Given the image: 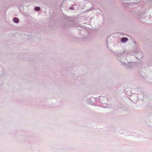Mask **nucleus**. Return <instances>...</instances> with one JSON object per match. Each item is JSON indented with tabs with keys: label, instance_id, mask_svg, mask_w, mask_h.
<instances>
[{
	"label": "nucleus",
	"instance_id": "nucleus-1",
	"mask_svg": "<svg viewBox=\"0 0 152 152\" xmlns=\"http://www.w3.org/2000/svg\"><path fill=\"white\" fill-rule=\"evenodd\" d=\"M126 53L124 52L118 53L117 54V58L122 65L125 62Z\"/></svg>",
	"mask_w": 152,
	"mask_h": 152
},
{
	"label": "nucleus",
	"instance_id": "nucleus-2",
	"mask_svg": "<svg viewBox=\"0 0 152 152\" xmlns=\"http://www.w3.org/2000/svg\"><path fill=\"white\" fill-rule=\"evenodd\" d=\"M134 56L138 59H141L143 56L142 53L138 49L134 51Z\"/></svg>",
	"mask_w": 152,
	"mask_h": 152
},
{
	"label": "nucleus",
	"instance_id": "nucleus-3",
	"mask_svg": "<svg viewBox=\"0 0 152 152\" xmlns=\"http://www.w3.org/2000/svg\"><path fill=\"white\" fill-rule=\"evenodd\" d=\"M133 63L132 62H128L127 63H126V62H124L123 63L122 65L125 66L126 68L129 69L131 68L133 66Z\"/></svg>",
	"mask_w": 152,
	"mask_h": 152
},
{
	"label": "nucleus",
	"instance_id": "nucleus-4",
	"mask_svg": "<svg viewBox=\"0 0 152 152\" xmlns=\"http://www.w3.org/2000/svg\"><path fill=\"white\" fill-rule=\"evenodd\" d=\"M128 40V39L126 37H123L121 38V41L123 43H124L126 42Z\"/></svg>",
	"mask_w": 152,
	"mask_h": 152
},
{
	"label": "nucleus",
	"instance_id": "nucleus-5",
	"mask_svg": "<svg viewBox=\"0 0 152 152\" xmlns=\"http://www.w3.org/2000/svg\"><path fill=\"white\" fill-rule=\"evenodd\" d=\"M13 20V21L15 23H18L19 22V19L17 18H14Z\"/></svg>",
	"mask_w": 152,
	"mask_h": 152
},
{
	"label": "nucleus",
	"instance_id": "nucleus-6",
	"mask_svg": "<svg viewBox=\"0 0 152 152\" xmlns=\"http://www.w3.org/2000/svg\"><path fill=\"white\" fill-rule=\"evenodd\" d=\"M137 91L140 92L141 93H142L143 92V90L140 88H137Z\"/></svg>",
	"mask_w": 152,
	"mask_h": 152
},
{
	"label": "nucleus",
	"instance_id": "nucleus-7",
	"mask_svg": "<svg viewBox=\"0 0 152 152\" xmlns=\"http://www.w3.org/2000/svg\"><path fill=\"white\" fill-rule=\"evenodd\" d=\"M34 9L35 10L38 11L40 10V8L39 7H36L34 8Z\"/></svg>",
	"mask_w": 152,
	"mask_h": 152
},
{
	"label": "nucleus",
	"instance_id": "nucleus-8",
	"mask_svg": "<svg viewBox=\"0 0 152 152\" xmlns=\"http://www.w3.org/2000/svg\"><path fill=\"white\" fill-rule=\"evenodd\" d=\"M136 11V9H134L132 11V13H131L132 14H133L134 13H137Z\"/></svg>",
	"mask_w": 152,
	"mask_h": 152
},
{
	"label": "nucleus",
	"instance_id": "nucleus-9",
	"mask_svg": "<svg viewBox=\"0 0 152 152\" xmlns=\"http://www.w3.org/2000/svg\"><path fill=\"white\" fill-rule=\"evenodd\" d=\"M70 9H72V10H74V8L73 7H70L69 8Z\"/></svg>",
	"mask_w": 152,
	"mask_h": 152
},
{
	"label": "nucleus",
	"instance_id": "nucleus-10",
	"mask_svg": "<svg viewBox=\"0 0 152 152\" xmlns=\"http://www.w3.org/2000/svg\"><path fill=\"white\" fill-rule=\"evenodd\" d=\"M132 3V2L131 3V4ZM130 4L129 3V2H128V3H126V4L129 6L130 5Z\"/></svg>",
	"mask_w": 152,
	"mask_h": 152
},
{
	"label": "nucleus",
	"instance_id": "nucleus-11",
	"mask_svg": "<svg viewBox=\"0 0 152 152\" xmlns=\"http://www.w3.org/2000/svg\"><path fill=\"white\" fill-rule=\"evenodd\" d=\"M83 31V30H81L80 31L81 32H82Z\"/></svg>",
	"mask_w": 152,
	"mask_h": 152
},
{
	"label": "nucleus",
	"instance_id": "nucleus-12",
	"mask_svg": "<svg viewBox=\"0 0 152 152\" xmlns=\"http://www.w3.org/2000/svg\"><path fill=\"white\" fill-rule=\"evenodd\" d=\"M105 99H107V98L106 97H105Z\"/></svg>",
	"mask_w": 152,
	"mask_h": 152
}]
</instances>
